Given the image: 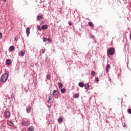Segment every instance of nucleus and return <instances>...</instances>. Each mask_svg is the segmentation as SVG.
<instances>
[{
	"mask_svg": "<svg viewBox=\"0 0 131 131\" xmlns=\"http://www.w3.org/2000/svg\"><path fill=\"white\" fill-rule=\"evenodd\" d=\"M79 86H80V88H83V86H84V83L80 82L78 83Z\"/></svg>",
	"mask_w": 131,
	"mask_h": 131,
	"instance_id": "nucleus-11",
	"label": "nucleus"
},
{
	"mask_svg": "<svg viewBox=\"0 0 131 131\" xmlns=\"http://www.w3.org/2000/svg\"><path fill=\"white\" fill-rule=\"evenodd\" d=\"M57 120L59 122H63V119L61 118H59Z\"/></svg>",
	"mask_w": 131,
	"mask_h": 131,
	"instance_id": "nucleus-21",
	"label": "nucleus"
},
{
	"mask_svg": "<svg viewBox=\"0 0 131 131\" xmlns=\"http://www.w3.org/2000/svg\"><path fill=\"white\" fill-rule=\"evenodd\" d=\"M31 111V107L30 106L27 107V113H30V112Z\"/></svg>",
	"mask_w": 131,
	"mask_h": 131,
	"instance_id": "nucleus-12",
	"label": "nucleus"
},
{
	"mask_svg": "<svg viewBox=\"0 0 131 131\" xmlns=\"http://www.w3.org/2000/svg\"><path fill=\"white\" fill-rule=\"evenodd\" d=\"M128 113H129V114H131V108H129L127 111Z\"/></svg>",
	"mask_w": 131,
	"mask_h": 131,
	"instance_id": "nucleus-26",
	"label": "nucleus"
},
{
	"mask_svg": "<svg viewBox=\"0 0 131 131\" xmlns=\"http://www.w3.org/2000/svg\"><path fill=\"white\" fill-rule=\"evenodd\" d=\"M43 21H42V22H41V23H40V24H41V25H42V24H43Z\"/></svg>",
	"mask_w": 131,
	"mask_h": 131,
	"instance_id": "nucleus-34",
	"label": "nucleus"
},
{
	"mask_svg": "<svg viewBox=\"0 0 131 131\" xmlns=\"http://www.w3.org/2000/svg\"><path fill=\"white\" fill-rule=\"evenodd\" d=\"M30 123L27 120H24L22 122V125H24L25 126H28L29 125Z\"/></svg>",
	"mask_w": 131,
	"mask_h": 131,
	"instance_id": "nucleus-3",
	"label": "nucleus"
},
{
	"mask_svg": "<svg viewBox=\"0 0 131 131\" xmlns=\"http://www.w3.org/2000/svg\"><path fill=\"white\" fill-rule=\"evenodd\" d=\"M47 79H51V75L49 74L47 75Z\"/></svg>",
	"mask_w": 131,
	"mask_h": 131,
	"instance_id": "nucleus-23",
	"label": "nucleus"
},
{
	"mask_svg": "<svg viewBox=\"0 0 131 131\" xmlns=\"http://www.w3.org/2000/svg\"><path fill=\"white\" fill-rule=\"evenodd\" d=\"M26 33H27V36H28L29 34H30V28H27L26 29Z\"/></svg>",
	"mask_w": 131,
	"mask_h": 131,
	"instance_id": "nucleus-8",
	"label": "nucleus"
},
{
	"mask_svg": "<svg viewBox=\"0 0 131 131\" xmlns=\"http://www.w3.org/2000/svg\"><path fill=\"white\" fill-rule=\"evenodd\" d=\"M24 55H25V50H21L20 51V56L21 57H23V56H24Z\"/></svg>",
	"mask_w": 131,
	"mask_h": 131,
	"instance_id": "nucleus-13",
	"label": "nucleus"
},
{
	"mask_svg": "<svg viewBox=\"0 0 131 131\" xmlns=\"http://www.w3.org/2000/svg\"><path fill=\"white\" fill-rule=\"evenodd\" d=\"M47 40H48V39H47V38H44L43 39V41H45V42L47 41Z\"/></svg>",
	"mask_w": 131,
	"mask_h": 131,
	"instance_id": "nucleus-30",
	"label": "nucleus"
},
{
	"mask_svg": "<svg viewBox=\"0 0 131 131\" xmlns=\"http://www.w3.org/2000/svg\"><path fill=\"white\" fill-rule=\"evenodd\" d=\"M58 85H59V89H62V88H63V84H62L60 82L58 83Z\"/></svg>",
	"mask_w": 131,
	"mask_h": 131,
	"instance_id": "nucleus-19",
	"label": "nucleus"
},
{
	"mask_svg": "<svg viewBox=\"0 0 131 131\" xmlns=\"http://www.w3.org/2000/svg\"><path fill=\"white\" fill-rule=\"evenodd\" d=\"M114 53H115V49L113 48H110L107 50V52L108 57H110V56L114 55Z\"/></svg>",
	"mask_w": 131,
	"mask_h": 131,
	"instance_id": "nucleus-2",
	"label": "nucleus"
},
{
	"mask_svg": "<svg viewBox=\"0 0 131 131\" xmlns=\"http://www.w3.org/2000/svg\"><path fill=\"white\" fill-rule=\"evenodd\" d=\"M68 24H69V25H70V26H72V24L71 23V21H69L68 22Z\"/></svg>",
	"mask_w": 131,
	"mask_h": 131,
	"instance_id": "nucleus-28",
	"label": "nucleus"
},
{
	"mask_svg": "<svg viewBox=\"0 0 131 131\" xmlns=\"http://www.w3.org/2000/svg\"><path fill=\"white\" fill-rule=\"evenodd\" d=\"M34 130V127H33V126L30 127L27 131H33Z\"/></svg>",
	"mask_w": 131,
	"mask_h": 131,
	"instance_id": "nucleus-14",
	"label": "nucleus"
},
{
	"mask_svg": "<svg viewBox=\"0 0 131 131\" xmlns=\"http://www.w3.org/2000/svg\"><path fill=\"white\" fill-rule=\"evenodd\" d=\"M12 63V60L10 59H8L6 60V64L7 65H10V64Z\"/></svg>",
	"mask_w": 131,
	"mask_h": 131,
	"instance_id": "nucleus-9",
	"label": "nucleus"
},
{
	"mask_svg": "<svg viewBox=\"0 0 131 131\" xmlns=\"http://www.w3.org/2000/svg\"><path fill=\"white\" fill-rule=\"evenodd\" d=\"M10 49L11 51H15V47H14V46H11L10 47Z\"/></svg>",
	"mask_w": 131,
	"mask_h": 131,
	"instance_id": "nucleus-20",
	"label": "nucleus"
},
{
	"mask_svg": "<svg viewBox=\"0 0 131 131\" xmlns=\"http://www.w3.org/2000/svg\"><path fill=\"white\" fill-rule=\"evenodd\" d=\"M38 30H41V28H40V27H38Z\"/></svg>",
	"mask_w": 131,
	"mask_h": 131,
	"instance_id": "nucleus-33",
	"label": "nucleus"
},
{
	"mask_svg": "<svg viewBox=\"0 0 131 131\" xmlns=\"http://www.w3.org/2000/svg\"><path fill=\"white\" fill-rule=\"evenodd\" d=\"M84 88L85 89V90H89L90 89V85L89 84H86L84 85Z\"/></svg>",
	"mask_w": 131,
	"mask_h": 131,
	"instance_id": "nucleus-16",
	"label": "nucleus"
},
{
	"mask_svg": "<svg viewBox=\"0 0 131 131\" xmlns=\"http://www.w3.org/2000/svg\"><path fill=\"white\" fill-rule=\"evenodd\" d=\"M9 78V74L7 73H5L1 76V81L2 82H6L7 80H8V78Z\"/></svg>",
	"mask_w": 131,
	"mask_h": 131,
	"instance_id": "nucleus-1",
	"label": "nucleus"
},
{
	"mask_svg": "<svg viewBox=\"0 0 131 131\" xmlns=\"http://www.w3.org/2000/svg\"><path fill=\"white\" fill-rule=\"evenodd\" d=\"M47 40H48V42H52V40H51V39L50 38H48L47 39Z\"/></svg>",
	"mask_w": 131,
	"mask_h": 131,
	"instance_id": "nucleus-27",
	"label": "nucleus"
},
{
	"mask_svg": "<svg viewBox=\"0 0 131 131\" xmlns=\"http://www.w3.org/2000/svg\"><path fill=\"white\" fill-rule=\"evenodd\" d=\"M5 115L7 118H9V117L11 116V113H10L9 111H6L5 113Z\"/></svg>",
	"mask_w": 131,
	"mask_h": 131,
	"instance_id": "nucleus-4",
	"label": "nucleus"
},
{
	"mask_svg": "<svg viewBox=\"0 0 131 131\" xmlns=\"http://www.w3.org/2000/svg\"><path fill=\"white\" fill-rule=\"evenodd\" d=\"M7 124L10 125V126H13L14 125V123L10 121H7Z\"/></svg>",
	"mask_w": 131,
	"mask_h": 131,
	"instance_id": "nucleus-10",
	"label": "nucleus"
},
{
	"mask_svg": "<svg viewBox=\"0 0 131 131\" xmlns=\"http://www.w3.org/2000/svg\"><path fill=\"white\" fill-rule=\"evenodd\" d=\"M79 97V95L78 94H76L74 95V98H78Z\"/></svg>",
	"mask_w": 131,
	"mask_h": 131,
	"instance_id": "nucleus-24",
	"label": "nucleus"
},
{
	"mask_svg": "<svg viewBox=\"0 0 131 131\" xmlns=\"http://www.w3.org/2000/svg\"><path fill=\"white\" fill-rule=\"evenodd\" d=\"M89 25L90 26V27H92V28H94V24H93L92 22H89Z\"/></svg>",
	"mask_w": 131,
	"mask_h": 131,
	"instance_id": "nucleus-18",
	"label": "nucleus"
},
{
	"mask_svg": "<svg viewBox=\"0 0 131 131\" xmlns=\"http://www.w3.org/2000/svg\"><path fill=\"white\" fill-rule=\"evenodd\" d=\"M4 2H7V0H4Z\"/></svg>",
	"mask_w": 131,
	"mask_h": 131,
	"instance_id": "nucleus-35",
	"label": "nucleus"
},
{
	"mask_svg": "<svg viewBox=\"0 0 131 131\" xmlns=\"http://www.w3.org/2000/svg\"><path fill=\"white\" fill-rule=\"evenodd\" d=\"M42 29H48V25H44L41 27Z\"/></svg>",
	"mask_w": 131,
	"mask_h": 131,
	"instance_id": "nucleus-15",
	"label": "nucleus"
},
{
	"mask_svg": "<svg viewBox=\"0 0 131 131\" xmlns=\"http://www.w3.org/2000/svg\"><path fill=\"white\" fill-rule=\"evenodd\" d=\"M45 50L44 49H41L40 50V53H41V54H45Z\"/></svg>",
	"mask_w": 131,
	"mask_h": 131,
	"instance_id": "nucleus-25",
	"label": "nucleus"
},
{
	"mask_svg": "<svg viewBox=\"0 0 131 131\" xmlns=\"http://www.w3.org/2000/svg\"><path fill=\"white\" fill-rule=\"evenodd\" d=\"M61 93H62V94H64V93H66V90L64 88L61 89L60 90Z\"/></svg>",
	"mask_w": 131,
	"mask_h": 131,
	"instance_id": "nucleus-17",
	"label": "nucleus"
},
{
	"mask_svg": "<svg viewBox=\"0 0 131 131\" xmlns=\"http://www.w3.org/2000/svg\"><path fill=\"white\" fill-rule=\"evenodd\" d=\"M2 36H3V34L0 32V38H2Z\"/></svg>",
	"mask_w": 131,
	"mask_h": 131,
	"instance_id": "nucleus-32",
	"label": "nucleus"
},
{
	"mask_svg": "<svg viewBox=\"0 0 131 131\" xmlns=\"http://www.w3.org/2000/svg\"><path fill=\"white\" fill-rule=\"evenodd\" d=\"M52 94L53 96H54L55 97H57L58 96V91L54 90Z\"/></svg>",
	"mask_w": 131,
	"mask_h": 131,
	"instance_id": "nucleus-7",
	"label": "nucleus"
},
{
	"mask_svg": "<svg viewBox=\"0 0 131 131\" xmlns=\"http://www.w3.org/2000/svg\"><path fill=\"white\" fill-rule=\"evenodd\" d=\"M91 75H92L93 76L95 75V71H92L91 72Z\"/></svg>",
	"mask_w": 131,
	"mask_h": 131,
	"instance_id": "nucleus-29",
	"label": "nucleus"
},
{
	"mask_svg": "<svg viewBox=\"0 0 131 131\" xmlns=\"http://www.w3.org/2000/svg\"><path fill=\"white\" fill-rule=\"evenodd\" d=\"M52 98H51V96H50L48 99V103H52Z\"/></svg>",
	"mask_w": 131,
	"mask_h": 131,
	"instance_id": "nucleus-22",
	"label": "nucleus"
},
{
	"mask_svg": "<svg viewBox=\"0 0 131 131\" xmlns=\"http://www.w3.org/2000/svg\"><path fill=\"white\" fill-rule=\"evenodd\" d=\"M111 66L110 64H107V66H106V72L107 73H108L109 70H110V68H111Z\"/></svg>",
	"mask_w": 131,
	"mask_h": 131,
	"instance_id": "nucleus-6",
	"label": "nucleus"
},
{
	"mask_svg": "<svg viewBox=\"0 0 131 131\" xmlns=\"http://www.w3.org/2000/svg\"><path fill=\"white\" fill-rule=\"evenodd\" d=\"M96 81H99V78L97 77L95 78Z\"/></svg>",
	"mask_w": 131,
	"mask_h": 131,
	"instance_id": "nucleus-31",
	"label": "nucleus"
},
{
	"mask_svg": "<svg viewBox=\"0 0 131 131\" xmlns=\"http://www.w3.org/2000/svg\"><path fill=\"white\" fill-rule=\"evenodd\" d=\"M42 17L43 15L41 14H39L37 16V20H41V19H42Z\"/></svg>",
	"mask_w": 131,
	"mask_h": 131,
	"instance_id": "nucleus-5",
	"label": "nucleus"
}]
</instances>
